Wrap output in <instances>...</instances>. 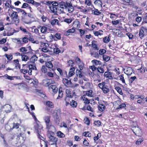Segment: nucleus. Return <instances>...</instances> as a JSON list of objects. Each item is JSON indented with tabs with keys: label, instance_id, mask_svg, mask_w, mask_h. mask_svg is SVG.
<instances>
[{
	"label": "nucleus",
	"instance_id": "obj_1",
	"mask_svg": "<svg viewBox=\"0 0 147 147\" xmlns=\"http://www.w3.org/2000/svg\"><path fill=\"white\" fill-rule=\"evenodd\" d=\"M22 66V69H20V71L24 74L28 73L30 76L32 75V70H37L35 64L29 65L27 64H23Z\"/></svg>",
	"mask_w": 147,
	"mask_h": 147
},
{
	"label": "nucleus",
	"instance_id": "obj_2",
	"mask_svg": "<svg viewBox=\"0 0 147 147\" xmlns=\"http://www.w3.org/2000/svg\"><path fill=\"white\" fill-rule=\"evenodd\" d=\"M7 13L11 19V24H15L16 25H18L20 22V19L18 13L13 11L12 9H9Z\"/></svg>",
	"mask_w": 147,
	"mask_h": 147
},
{
	"label": "nucleus",
	"instance_id": "obj_3",
	"mask_svg": "<svg viewBox=\"0 0 147 147\" xmlns=\"http://www.w3.org/2000/svg\"><path fill=\"white\" fill-rule=\"evenodd\" d=\"M20 52H17L14 54L16 56H20V55L26 54L28 55H32L33 54V52L35 51L32 49L30 46L27 47H21L18 50Z\"/></svg>",
	"mask_w": 147,
	"mask_h": 147
},
{
	"label": "nucleus",
	"instance_id": "obj_4",
	"mask_svg": "<svg viewBox=\"0 0 147 147\" xmlns=\"http://www.w3.org/2000/svg\"><path fill=\"white\" fill-rule=\"evenodd\" d=\"M54 132L50 130H48L47 132V136L49 139V143L51 142L50 144L55 145L57 146L58 141L57 138L54 136Z\"/></svg>",
	"mask_w": 147,
	"mask_h": 147
},
{
	"label": "nucleus",
	"instance_id": "obj_5",
	"mask_svg": "<svg viewBox=\"0 0 147 147\" xmlns=\"http://www.w3.org/2000/svg\"><path fill=\"white\" fill-rule=\"evenodd\" d=\"M18 132L16 134L14 133H12V134H10L9 136L10 140H12L15 137V136L16 134L17 135V137L16 138L17 140V142L21 143L22 142H23L24 141L23 140V138L22 136V132L21 131V129L20 128L18 130Z\"/></svg>",
	"mask_w": 147,
	"mask_h": 147
},
{
	"label": "nucleus",
	"instance_id": "obj_6",
	"mask_svg": "<svg viewBox=\"0 0 147 147\" xmlns=\"http://www.w3.org/2000/svg\"><path fill=\"white\" fill-rule=\"evenodd\" d=\"M105 82L100 83L98 84V86L100 89H101L103 92L105 94L108 93L110 91L109 86L106 85Z\"/></svg>",
	"mask_w": 147,
	"mask_h": 147
},
{
	"label": "nucleus",
	"instance_id": "obj_7",
	"mask_svg": "<svg viewBox=\"0 0 147 147\" xmlns=\"http://www.w3.org/2000/svg\"><path fill=\"white\" fill-rule=\"evenodd\" d=\"M67 4L68 1L65 2L62 1L59 3L57 13L60 14L64 13V9L67 8Z\"/></svg>",
	"mask_w": 147,
	"mask_h": 147
},
{
	"label": "nucleus",
	"instance_id": "obj_8",
	"mask_svg": "<svg viewBox=\"0 0 147 147\" xmlns=\"http://www.w3.org/2000/svg\"><path fill=\"white\" fill-rule=\"evenodd\" d=\"M51 118L50 116H45L43 117L44 120L46 124V128L48 130L50 129L52 125L50 120Z\"/></svg>",
	"mask_w": 147,
	"mask_h": 147
},
{
	"label": "nucleus",
	"instance_id": "obj_9",
	"mask_svg": "<svg viewBox=\"0 0 147 147\" xmlns=\"http://www.w3.org/2000/svg\"><path fill=\"white\" fill-rule=\"evenodd\" d=\"M26 2L29 4H32L33 5H34L36 7H37L38 10L40 12H42V11L40 8L39 7H38L39 6L41 7V3L39 2H37L34 0H26Z\"/></svg>",
	"mask_w": 147,
	"mask_h": 147
},
{
	"label": "nucleus",
	"instance_id": "obj_10",
	"mask_svg": "<svg viewBox=\"0 0 147 147\" xmlns=\"http://www.w3.org/2000/svg\"><path fill=\"white\" fill-rule=\"evenodd\" d=\"M40 47L41 48V51L44 53H47L49 51L48 47L49 46V43H45L40 42Z\"/></svg>",
	"mask_w": 147,
	"mask_h": 147
},
{
	"label": "nucleus",
	"instance_id": "obj_11",
	"mask_svg": "<svg viewBox=\"0 0 147 147\" xmlns=\"http://www.w3.org/2000/svg\"><path fill=\"white\" fill-rule=\"evenodd\" d=\"M17 42L18 44H20L21 46L28 43L29 39L26 37H24L17 39Z\"/></svg>",
	"mask_w": 147,
	"mask_h": 147
},
{
	"label": "nucleus",
	"instance_id": "obj_12",
	"mask_svg": "<svg viewBox=\"0 0 147 147\" xmlns=\"http://www.w3.org/2000/svg\"><path fill=\"white\" fill-rule=\"evenodd\" d=\"M53 1L51 4L52 6L50 7V9L53 13H57L59 4L57 2Z\"/></svg>",
	"mask_w": 147,
	"mask_h": 147
},
{
	"label": "nucleus",
	"instance_id": "obj_13",
	"mask_svg": "<svg viewBox=\"0 0 147 147\" xmlns=\"http://www.w3.org/2000/svg\"><path fill=\"white\" fill-rule=\"evenodd\" d=\"M147 35V29L142 26L140 30L139 36L140 38L142 39L145 35Z\"/></svg>",
	"mask_w": 147,
	"mask_h": 147
},
{
	"label": "nucleus",
	"instance_id": "obj_14",
	"mask_svg": "<svg viewBox=\"0 0 147 147\" xmlns=\"http://www.w3.org/2000/svg\"><path fill=\"white\" fill-rule=\"evenodd\" d=\"M45 65L50 71H54L56 69L55 67L53 65L51 61L46 62Z\"/></svg>",
	"mask_w": 147,
	"mask_h": 147
},
{
	"label": "nucleus",
	"instance_id": "obj_15",
	"mask_svg": "<svg viewBox=\"0 0 147 147\" xmlns=\"http://www.w3.org/2000/svg\"><path fill=\"white\" fill-rule=\"evenodd\" d=\"M47 75L49 78H53L56 81H57L59 79V76L55 73V74L51 71L48 72L47 73Z\"/></svg>",
	"mask_w": 147,
	"mask_h": 147
},
{
	"label": "nucleus",
	"instance_id": "obj_16",
	"mask_svg": "<svg viewBox=\"0 0 147 147\" xmlns=\"http://www.w3.org/2000/svg\"><path fill=\"white\" fill-rule=\"evenodd\" d=\"M136 96H137V97L136 98V99H139L137 101L138 103L141 105L144 103L145 102L144 99L145 97L144 95H136Z\"/></svg>",
	"mask_w": 147,
	"mask_h": 147
},
{
	"label": "nucleus",
	"instance_id": "obj_17",
	"mask_svg": "<svg viewBox=\"0 0 147 147\" xmlns=\"http://www.w3.org/2000/svg\"><path fill=\"white\" fill-rule=\"evenodd\" d=\"M136 125H137V126L136 125L135 127V131H134V130H133L132 131L135 134L136 136H140V135H141L142 134V131L141 129H140L139 126H138L137 124L136 123Z\"/></svg>",
	"mask_w": 147,
	"mask_h": 147
},
{
	"label": "nucleus",
	"instance_id": "obj_18",
	"mask_svg": "<svg viewBox=\"0 0 147 147\" xmlns=\"http://www.w3.org/2000/svg\"><path fill=\"white\" fill-rule=\"evenodd\" d=\"M75 7L77 11L82 12L84 14H85L88 12V10L84 8V6H79L76 5L75 6Z\"/></svg>",
	"mask_w": 147,
	"mask_h": 147
},
{
	"label": "nucleus",
	"instance_id": "obj_19",
	"mask_svg": "<svg viewBox=\"0 0 147 147\" xmlns=\"http://www.w3.org/2000/svg\"><path fill=\"white\" fill-rule=\"evenodd\" d=\"M124 73L128 76H130L131 75L133 72H134V70L133 69L130 67H126L125 69H124Z\"/></svg>",
	"mask_w": 147,
	"mask_h": 147
},
{
	"label": "nucleus",
	"instance_id": "obj_20",
	"mask_svg": "<svg viewBox=\"0 0 147 147\" xmlns=\"http://www.w3.org/2000/svg\"><path fill=\"white\" fill-rule=\"evenodd\" d=\"M75 68L74 67H72L69 69V71L68 73V76H67V72L66 71H65L66 75L67 77V78H69L73 76L75 74Z\"/></svg>",
	"mask_w": 147,
	"mask_h": 147
},
{
	"label": "nucleus",
	"instance_id": "obj_21",
	"mask_svg": "<svg viewBox=\"0 0 147 147\" xmlns=\"http://www.w3.org/2000/svg\"><path fill=\"white\" fill-rule=\"evenodd\" d=\"M112 75V73L111 72L107 71L105 72L104 76L107 80H112L113 79Z\"/></svg>",
	"mask_w": 147,
	"mask_h": 147
},
{
	"label": "nucleus",
	"instance_id": "obj_22",
	"mask_svg": "<svg viewBox=\"0 0 147 147\" xmlns=\"http://www.w3.org/2000/svg\"><path fill=\"white\" fill-rule=\"evenodd\" d=\"M91 46L94 51H98L99 49V48L98 47L97 44V41L92 40L91 42Z\"/></svg>",
	"mask_w": 147,
	"mask_h": 147
},
{
	"label": "nucleus",
	"instance_id": "obj_23",
	"mask_svg": "<svg viewBox=\"0 0 147 147\" xmlns=\"http://www.w3.org/2000/svg\"><path fill=\"white\" fill-rule=\"evenodd\" d=\"M65 92L66 95L65 96H69L70 98H73L74 94L75 93V92L72 93L71 90L69 89H67Z\"/></svg>",
	"mask_w": 147,
	"mask_h": 147
},
{
	"label": "nucleus",
	"instance_id": "obj_24",
	"mask_svg": "<svg viewBox=\"0 0 147 147\" xmlns=\"http://www.w3.org/2000/svg\"><path fill=\"white\" fill-rule=\"evenodd\" d=\"M81 99L83 101L84 103L85 104V106L88 105L90 103V100H89L86 96V95H83L81 96Z\"/></svg>",
	"mask_w": 147,
	"mask_h": 147
},
{
	"label": "nucleus",
	"instance_id": "obj_25",
	"mask_svg": "<svg viewBox=\"0 0 147 147\" xmlns=\"http://www.w3.org/2000/svg\"><path fill=\"white\" fill-rule=\"evenodd\" d=\"M62 82L67 87L70 86L71 83V80H68L66 78H63L62 80Z\"/></svg>",
	"mask_w": 147,
	"mask_h": 147
},
{
	"label": "nucleus",
	"instance_id": "obj_26",
	"mask_svg": "<svg viewBox=\"0 0 147 147\" xmlns=\"http://www.w3.org/2000/svg\"><path fill=\"white\" fill-rule=\"evenodd\" d=\"M67 8L68 9V11L69 13L72 12L74 10V8L72 4L70 1H68V4Z\"/></svg>",
	"mask_w": 147,
	"mask_h": 147
},
{
	"label": "nucleus",
	"instance_id": "obj_27",
	"mask_svg": "<svg viewBox=\"0 0 147 147\" xmlns=\"http://www.w3.org/2000/svg\"><path fill=\"white\" fill-rule=\"evenodd\" d=\"M40 31L42 33L46 34L49 32L48 31H49V29L46 27L44 26H40Z\"/></svg>",
	"mask_w": 147,
	"mask_h": 147
},
{
	"label": "nucleus",
	"instance_id": "obj_28",
	"mask_svg": "<svg viewBox=\"0 0 147 147\" xmlns=\"http://www.w3.org/2000/svg\"><path fill=\"white\" fill-rule=\"evenodd\" d=\"M90 54L92 56L96 59H98L100 57L98 51H90Z\"/></svg>",
	"mask_w": 147,
	"mask_h": 147
},
{
	"label": "nucleus",
	"instance_id": "obj_29",
	"mask_svg": "<svg viewBox=\"0 0 147 147\" xmlns=\"http://www.w3.org/2000/svg\"><path fill=\"white\" fill-rule=\"evenodd\" d=\"M84 4L86 5V7L91 6V7H94V5L91 0H84L83 3V4Z\"/></svg>",
	"mask_w": 147,
	"mask_h": 147
},
{
	"label": "nucleus",
	"instance_id": "obj_30",
	"mask_svg": "<svg viewBox=\"0 0 147 147\" xmlns=\"http://www.w3.org/2000/svg\"><path fill=\"white\" fill-rule=\"evenodd\" d=\"M5 6L7 8H11V9L14 8L13 6L11 5V0H7L5 4Z\"/></svg>",
	"mask_w": 147,
	"mask_h": 147
},
{
	"label": "nucleus",
	"instance_id": "obj_31",
	"mask_svg": "<svg viewBox=\"0 0 147 147\" xmlns=\"http://www.w3.org/2000/svg\"><path fill=\"white\" fill-rule=\"evenodd\" d=\"M80 109L84 111H85L86 110L90 111L92 112H94V111L93 108H92L91 106L90 105H88L86 107V106H85L83 107L82 108H81Z\"/></svg>",
	"mask_w": 147,
	"mask_h": 147
},
{
	"label": "nucleus",
	"instance_id": "obj_32",
	"mask_svg": "<svg viewBox=\"0 0 147 147\" xmlns=\"http://www.w3.org/2000/svg\"><path fill=\"white\" fill-rule=\"evenodd\" d=\"M2 109H4V111L7 113L10 112L11 107L10 105L8 104H7L4 105L2 107Z\"/></svg>",
	"mask_w": 147,
	"mask_h": 147
},
{
	"label": "nucleus",
	"instance_id": "obj_33",
	"mask_svg": "<svg viewBox=\"0 0 147 147\" xmlns=\"http://www.w3.org/2000/svg\"><path fill=\"white\" fill-rule=\"evenodd\" d=\"M13 63L15 65L16 68L20 70L21 68L20 65L19 63V61L18 59L13 60Z\"/></svg>",
	"mask_w": 147,
	"mask_h": 147
},
{
	"label": "nucleus",
	"instance_id": "obj_34",
	"mask_svg": "<svg viewBox=\"0 0 147 147\" xmlns=\"http://www.w3.org/2000/svg\"><path fill=\"white\" fill-rule=\"evenodd\" d=\"M76 31L75 28H72L69 29L67 31L64 33V35L65 36H69L70 35V33H74Z\"/></svg>",
	"mask_w": 147,
	"mask_h": 147
},
{
	"label": "nucleus",
	"instance_id": "obj_35",
	"mask_svg": "<svg viewBox=\"0 0 147 147\" xmlns=\"http://www.w3.org/2000/svg\"><path fill=\"white\" fill-rule=\"evenodd\" d=\"M34 127L35 129L37 131V133H38L40 132L39 130H40V129L42 128V126H41L40 123H35Z\"/></svg>",
	"mask_w": 147,
	"mask_h": 147
},
{
	"label": "nucleus",
	"instance_id": "obj_36",
	"mask_svg": "<svg viewBox=\"0 0 147 147\" xmlns=\"http://www.w3.org/2000/svg\"><path fill=\"white\" fill-rule=\"evenodd\" d=\"M93 9L92 10V14L96 16H98L101 14V13L98 10L95 8L94 7Z\"/></svg>",
	"mask_w": 147,
	"mask_h": 147
},
{
	"label": "nucleus",
	"instance_id": "obj_37",
	"mask_svg": "<svg viewBox=\"0 0 147 147\" xmlns=\"http://www.w3.org/2000/svg\"><path fill=\"white\" fill-rule=\"evenodd\" d=\"M73 28H75V29L79 28L80 26V22L78 20H76L73 22Z\"/></svg>",
	"mask_w": 147,
	"mask_h": 147
},
{
	"label": "nucleus",
	"instance_id": "obj_38",
	"mask_svg": "<svg viewBox=\"0 0 147 147\" xmlns=\"http://www.w3.org/2000/svg\"><path fill=\"white\" fill-rule=\"evenodd\" d=\"M73 98H70L69 96H65L64 98L65 102V105L67 106L69 105L71 101V99Z\"/></svg>",
	"mask_w": 147,
	"mask_h": 147
},
{
	"label": "nucleus",
	"instance_id": "obj_39",
	"mask_svg": "<svg viewBox=\"0 0 147 147\" xmlns=\"http://www.w3.org/2000/svg\"><path fill=\"white\" fill-rule=\"evenodd\" d=\"M32 55H33L30 58V60L31 63H34L37 60L38 57L35 54H34V53Z\"/></svg>",
	"mask_w": 147,
	"mask_h": 147
},
{
	"label": "nucleus",
	"instance_id": "obj_40",
	"mask_svg": "<svg viewBox=\"0 0 147 147\" xmlns=\"http://www.w3.org/2000/svg\"><path fill=\"white\" fill-rule=\"evenodd\" d=\"M56 134L57 136L59 138H64L65 136V134L60 131H57Z\"/></svg>",
	"mask_w": 147,
	"mask_h": 147
},
{
	"label": "nucleus",
	"instance_id": "obj_41",
	"mask_svg": "<svg viewBox=\"0 0 147 147\" xmlns=\"http://www.w3.org/2000/svg\"><path fill=\"white\" fill-rule=\"evenodd\" d=\"M40 132L37 133V136L38 138H39L40 140L43 141L45 142V146L46 144H47V141L46 140V138H44L40 134Z\"/></svg>",
	"mask_w": 147,
	"mask_h": 147
},
{
	"label": "nucleus",
	"instance_id": "obj_42",
	"mask_svg": "<svg viewBox=\"0 0 147 147\" xmlns=\"http://www.w3.org/2000/svg\"><path fill=\"white\" fill-rule=\"evenodd\" d=\"M59 94L58 97L57 98V99H59L61 98L63 95V92L61 88H59Z\"/></svg>",
	"mask_w": 147,
	"mask_h": 147
},
{
	"label": "nucleus",
	"instance_id": "obj_43",
	"mask_svg": "<svg viewBox=\"0 0 147 147\" xmlns=\"http://www.w3.org/2000/svg\"><path fill=\"white\" fill-rule=\"evenodd\" d=\"M98 108L99 111L103 112L105 110L106 107L104 105L99 104L98 106Z\"/></svg>",
	"mask_w": 147,
	"mask_h": 147
},
{
	"label": "nucleus",
	"instance_id": "obj_44",
	"mask_svg": "<svg viewBox=\"0 0 147 147\" xmlns=\"http://www.w3.org/2000/svg\"><path fill=\"white\" fill-rule=\"evenodd\" d=\"M50 23L52 26H54L56 24L59 25V20L57 19H53L50 21Z\"/></svg>",
	"mask_w": 147,
	"mask_h": 147
},
{
	"label": "nucleus",
	"instance_id": "obj_45",
	"mask_svg": "<svg viewBox=\"0 0 147 147\" xmlns=\"http://www.w3.org/2000/svg\"><path fill=\"white\" fill-rule=\"evenodd\" d=\"M21 57L22 60V61H26L28 60L29 59V57L26 55V54L22 55H20Z\"/></svg>",
	"mask_w": 147,
	"mask_h": 147
},
{
	"label": "nucleus",
	"instance_id": "obj_46",
	"mask_svg": "<svg viewBox=\"0 0 147 147\" xmlns=\"http://www.w3.org/2000/svg\"><path fill=\"white\" fill-rule=\"evenodd\" d=\"M74 19L73 18H65L64 19L63 21L68 24H69L74 20Z\"/></svg>",
	"mask_w": 147,
	"mask_h": 147
},
{
	"label": "nucleus",
	"instance_id": "obj_47",
	"mask_svg": "<svg viewBox=\"0 0 147 147\" xmlns=\"http://www.w3.org/2000/svg\"><path fill=\"white\" fill-rule=\"evenodd\" d=\"M91 62L93 64H94V65L95 66H96L98 65H102V62L101 61L97 59L93 60Z\"/></svg>",
	"mask_w": 147,
	"mask_h": 147
},
{
	"label": "nucleus",
	"instance_id": "obj_48",
	"mask_svg": "<svg viewBox=\"0 0 147 147\" xmlns=\"http://www.w3.org/2000/svg\"><path fill=\"white\" fill-rule=\"evenodd\" d=\"M50 88H51L54 93H57L58 91V88L55 85H51Z\"/></svg>",
	"mask_w": 147,
	"mask_h": 147
},
{
	"label": "nucleus",
	"instance_id": "obj_49",
	"mask_svg": "<svg viewBox=\"0 0 147 147\" xmlns=\"http://www.w3.org/2000/svg\"><path fill=\"white\" fill-rule=\"evenodd\" d=\"M93 33L95 36H101L103 34V31L102 30H100L98 31H94Z\"/></svg>",
	"mask_w": 147,
	"mask_h": 147
},
{
	"label": "nucleus",
	"instance_id": "obj_50",
	"mask_svg": "<svg viewBox=\"0 0 147 147\" xmlns=\"http://www.w3.org/2000/svg\"><path fill=\"white\" fill-rule=\"evenodd\" d=\"M97 71L101 75H102L105 71L104 68L102 67H97Z\"/></svg>",
	"mask_w": 147,
	"mask_h": 147
},
{
	"label": "nucleus",
	"instance_id": "obj_51",
	"mask_svg": "<svg viewBox=\"0 0 147 147\" xmlns=\"http://www.w3.org/2000/svg\"><path fill=\"white\" fill-rule=\"evenodd\" d=\"M98 54L99 56H102L104 55L106 53L107 51L106 50L103 49H100L98 50Z\"/></svg>",
	"mask_w": 147,
	"mask_h": 147
},
{
	"label": "nucleus",
	"instance_id": "obj_52",
	"mask_svg": "<svg viewBox=\"0 0 147 147\" xmlns=\"http://www.w3.org/2000/svg\"><path fill=\"white\" fill-rule=\"evenodd\" d=\"M5 79H8L10 80H12L14 79V78H16V76H12L8 75L7 74H5L3 76Z\"/></svg>",
	"mask_w": 147,
	"mask_h": 147
},
{
	"label": "nucleus",
	"instance_id": "obj_53",
	"mask_svg": "<svg viewBox=\"0 0 147 147\" xmlns=\"http://www.w3.org/2000/svg\"><path fill=\"white\" fill-rule=\"evenodd\" d=\"M115 89L120 95H122L123 94L121 88L119 86H116L115 87Z\"/></svg>",
	"mask_w": 147,
	"mask_h": 147
},
{
	"label": "nucleus",
	"instance_id": "obj_54",
	"mask_svg": "<svg viewBox=\"0 0 147 147\" xmlns=\"http://www.w3.org/2000/svg\"><path fill=\"white\" fill-rule=\"evenodd\" d=\"M126 107V104L125 103H121L116 108V110H120Z\"/></svg>",
	"mask_w": 147,
	"mask_h": 147
},
{
	"label": "nucleus",
	"instance_id": "obj_55",
	"mask_svg": "<svg viewBox=\"0 0 147 147\" xmlns=\"http://www.w3.org/2000/svg\"><path fill=\"white\" fill-rule=\"evenodd\" d=\"M38 82V81L35 80H33L31 83L30 84L31 85V86L34 87L35 88H37Z\"/></svg>",
	"mask_w": 147,
	"mask_h": 147
},
{
	"label": "nucleus",
	"instance_id": "obj_56",
	"mask_svg": "<svg viewBox=\"0 0 147 147\" xmlns=\"http://www.w3.org/2000/svg\"><path fill=\"white\" fill-rule=\"evenodd\" d=\"M71 101L69 105L73 107H76L77 105V102L75 100H71Z\"/></svg>",
	"mask_w": 147,
	"mask_h": 147
},
{
	"label": "nucleus",
	"instance_id": "obj_57",
	"mask_svg": "<svg viewBox=\"0 0 147 147\" xmlns=\"http://www.w3.org/2000/svg\"><path fill=\"white\" fill-rule=\"evenodd\" d=\"M76 74L77 76H79L81 78L82 77L83 75L81 71L79 69H77L76 71Z\"/></svg>",
	"mask_w": 147,
	"mask_h": 147
},
{
	"label": "nucleus",
	"instance_id": "obj_58",
	"mask_svg": "<svg viewBox=\"0 0 147 147\" xmlns=\"http://www.w3.org/2000/svg\"><path fill=\"white\" fill-rule=\"evenodd\" d=\"M46 105L50 108H53L54 107L53 103L50 101H47L46 102Z\"/></svg>",
	"mask_w": 147,
	"mask_h": 147
},
{
	"label": "nucleus",
	"instance_id": "obj_59",
	"mask_svg": "<svg viewBox=\"0 0 147 147\" xmlns=\"http://www.w3.org/2000/svg\"><path fill=\"white\" fill-rule=\"evenodd\" d=\"M102 58L103 60L106 62L109 61L111 58L109 56L106 55H103L102 56Z\"/></svg>",
	"mask_w": 147,
	"mask_h": 147
},
{
	"label": "nucleus",
	"instance_id": "obj_60",
	"mask_svg": "<svg viewBox=\"0 0 147 147\" xmlns=\"http://www.w3.org/2000/svg\"><path fill=\"white\" fill-rule=\"evenodd\" d=\"M13 126L12 128L10 129V130H12L14 128L18 129L19 128L20 124L18 123H13Z\"/></svg>",
	"mask_w": 147,
	"mask_h": 147
},
{
	"label": "nucleus",
	"instance_id": "obj_61",
	"mask_svg": "<svg viewBox=\"0 0 147 147\" xmlns=\"http://www.w3.org/2000/svg\"><path fill=\"white\" fill-rule=\"evenodd\" d=\"M47 68V67L45 65H42L41 69L42 71L44 73H47L48 72Z\"/></svg>",
	"mask_w": 147,
	"mask_h": 147
},
{
	"label": "nucleus",
	"instance_id": "obj_62",
	"mask_svg": "<svg viewBox=\"0 0 147 147\" xmlns=\"http://www.w3.org/2000/svg\"><path fill=\"white\" fill-rule=\"evenodd\" d=\"M5 57L7 58L8 61L7 63L10 61H11L13 59V55H7L6 54L5 55Z\"/></svg>",
	"mask_w": 147,
	"mask_h": 147
},
{
	"label": "nucleus",
	"instance_id": "obj_63",
	"mask_svg": "<svg viewBox=\"0 0 147 147\" xmlns=\"http://www.w3.org/2000/svg\"><path fill=\"white\" fill-rule=\"evenodd\" d=\"M29 40L32 43L34 44H38L39 42L37 40H35L34 39L30 37Z\"/></svg>",
	"mask_w": 147,
	"mask_h": 147
},
{
	"label": "nucleus",
	"instance_id": "obj_64",
	"mask_svg": "<svg viewBox=\"0 0 147 147\" xmlns=\"http://www.w3.org/2000/svg\"><path fill=\"white\" fill-rule=\"evenodd\" d=\"M103 42L106 43H107L109 42L110 40V39L109 37H107L106 36V37H104L103 38Z\"/></svg>",
	"mask_w": 147,
	"mask_h": 147
}]
</instances>
